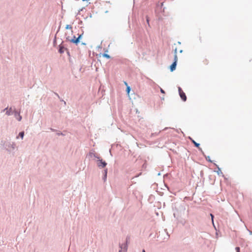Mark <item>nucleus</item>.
Returning <instances> with one entry per match:
<instances>
[{
    "mask_svg": "<svg viewBox=\"0 0 252 252\" xmlns=\"http://www.w3.org/2000/svg\"><path fill=\"white\" fill-rule=\"evenodd\" d=\"M16 144L14 142L11 143L10 142H4L3 143V148L5 149L8 152H12L15 149Z\"/></svg>",
    "mask_w": 252,
    "mask_h": 252,
    "instance_id": "obj_1",
    "label": "nucleus"
},
{
    "mask_svg": "<svg viewBox=\"0 0 252 252\" xmlns=\"http://www.w3.org/2000/svg\"><path fill=\"white\" fill-rule=\"evenodd\" d=\"M96 158L97 165L99 168H104L107 165V163L100 157L98 156Z\"/></svg>",
    "mask_w": 252,
    "mask_h": 252,
    "instance_id": "obj_2",
    "label": "nucleus"
},
{
    "mask_svg": "<svg viewBox=\"0 0 252 252\" xmlns=\"http://www.w3.org/2000/svg\"><path fill=\"white\" fill-rule=\"evenodd\" d=\"M130 241V236L127 235L126 237V241L124 243L121 244L122 246V250H123V252H126L127 250L128 245Z\"/></svg>",
    "mask_w": 252,
    "mask_h": 252,
    "instance_id": "obj_3",
    "label": "nucleus"
},
{
    "mask_svg": "<svg viewBox=\"0 0 252 252\" xmlns=\"http://www.w3.org/2000/svg\"><path fill=\"white\" fill-rule=\"evenodd\" d=\"M63 43V42L62 41V43L57 47L58 52L61 54H63L64 52V51H65L67 48L66 45L64 44Z\"/></svg>",
    "mask_w": 252,
    "mask_h": 252,
    "instance_id": "obj_4",
    "label": "nucleus"
},
{
    "mask_svg": "<svg viewBox=\"0 0 252 252\" xmlns=\"http://www.w3.org/2000/svg\"><path fill=\"white\" fill-rule=\"evenodd\" d=\"M77 38L75 35H73L72 38H70V36H68L66 37V41H69L70 43H73L76 45H78V42L77 40Z\"/></svg>",
    "mask_w": 252,
    "mask_h": 252,
    "instance_id": "obj_5",
    "label": "nucleus"
},
{
    "mask_svg": "<svg viewBox=\"0 0 252 252\" xmlns=\"http://www.w3.org/2000/svg\"><path fill=\"white\" fill-rule=\"evenodd\" d=\"M14 117L18 121H21L22 119V117L20 115V112L17 111V110L14 111L13 114Z\"/></svg>",
    "mask_w": 252,
    "mask_h": 252,
    "instance_id": "obj_6",
    "label": "nucleus"
},
{
    "mask_svg": "<svg viewBox=\"0 0 252 252\" xmlns=\"http://www.w3.org/2000/svg\"><path fill=\"white\" fill-rule=\"evenodd\" d=\"M93 157L96 158L98 157V155L95 153L93 149L90 151L87 155V157L92 158Z\"/></svg>",
    "mask_w": 252,
    "mask_h": 252,
    "instance_id": "obj_7",
    "label": "nucleus"
},
{
    "mask_svg": "<svg viewBox=\"0 0 252 252\" xmlns=\"http://www.w3.org/2000/svg\"><path fill=\"white\" fill-rule=\"evenodd\" d=\"M214 165L218 169V170L215 171V172H217L218 175L219 176L224 177V175H223V173L222 172V171L221 170V168H220L219 166L215 163H214Z\"/></svg>",
    "mask_w": 252,
    "mask_h": 252,
    "instance_id": "obj_8",
    "label": "nucleus"
},
{
    "mask_svg": "<svg viewBox=\"0 0 252 252\" xmlns=\"http://www.w3.org/2000/svg\"><path fill=\"white\" fill-rule=\"evenodd\" d=\"M188 139L191 141L195 148H199L200 144L197 143L192 137L189 136L188 137Z\"/></svg>",
    "mask_w": 252,
    "mask_h": 252,
    "instance_id": "obj_9",
    "label": "nucleus"
},
{
    "mask_svg": "<svg viewBox=\"0 0 252 252\" xmlns=\"http://www.w3.org/2000/svg\"><path fill=\"white\" fill-rule=\"evenodd\" d=\"M104 52L102 54V57L107 59H111V57L109 54H108L107 53L108 52V50L107 49H105V48H104Z\"/></svg>",
    "mask_w": 252,
    "mask_h": 252,
    "instance_id": "obj_10",
    "label": "nucleus"
},
{
    "mask_svg": "<svg viewBox=\"0 0 252 252\" xmlns=\"http://www.w3.org/2000/svg\"><path fill=\"white\" fill-rule=\"evenodd\" d=\"M177 64L174 63H172L169 66V69L171 72H173L175 70Z\"/></svg>",
    "mask_w": 252,
    "mask_h": 252,
    "instance_id": "obj_11",
    "label": "nucleus"
},
{
    "mask_svg": "<svg viewBox=\"0 0 252 252\" xmlns=\"http://www.w3.org/2000/svg\"><path fill=\"white\" fill-rule=\"evenodd\" d=\"M179 94L183 101L185 102L187 100V97L186 94L184 92H181V93Z\"/></svg>",
    "mask_w": 252,
    "mask_h": 252,
    "instance_id": "obj_12",
    "label": "nucleus"
},
{
    "mask_svg": "<svg viewBox=\"0 0 252 252\" xmlns=\"http://www.w3.org/2000/svg\"><path fill=\"white\" fill-rule=\"evenodd\" d=\"M14 113V111H12V107H10L9 109L6 111L5 114L7 116H11L12 115H13Z\"/></svg>",
    "mask_w": 252,
    "mask_h": 252,
    "instance_id": "obj_13",
    "label": "nucleus"
},
{
    "mask_svg": "<svg viewBox=\"0 0 252 252\" xmlns=\"http://www.w3.org/2000/svg\"><path fill=\"white\" fill-rule=\"evenodd\" d=\"M24 135H25V132L24 131H20L18 135H17L16 136V139H19V138H21L22 139H23Z\"/></svg>",
    "mask_w": 252,
    "mask_h": 252,
    "instance_id": "obj_14",
    "label": "nucleus"
},
{
    "mask_svg": "<svg viewBox=\"0 0 252 252\" xmlns=\"http://www.w3.org/2000/svg\"><path fill=\"white\" fill-rule=\"evenodd\" d=\"M84 32L82 31V33L81 34H78V37H77L78 44L80 42V40L82 39L83 35Z\"/></svg>",
    "mask_w": 252,
    "mask_h": 252,
    "instance_id": "obj_15",
    "label": "nucleus"
},
{
    "mask_svg": "<svg viewBox=\"0 0 252 252\" xmlns=\"http://www.w3.org/2000/svg\"><path fill=\"white\" fill-rule=\"evenodd\" d=\"M131 90V87H130L128 85H127V87H126V94L129 96V93H130V91Z\"/></svg>",
    "mask_w": 252,
    "mask_h": 252,
    "instance_id": "obj_16",
    "label": "nucleus"
},
{
    "mask_svg": "<svg viewBox=\"0 0 252 252\" xmlns=\"http://www.w3.org/2000/svg\"><path fill=\"white\" fill-rule=\"evenodd\" d=\"M204 158H205L206 160L209 162H210V163H214V161L211 160V158H210V157L209 156H205L204 157Z\"/></svg>",
    "mask_w": 252,
    "mask_h": 252,
    "instance_id": "obj_17",
    "label": "nucleus"
},
{
    "mask_svg": "<svg viewBox=\"0 0 252 252\" xmlns=\"http://www.w3.org/2000/svg\"><path fill=\"white\" fill-rule=\"evenodd\" d=\"M178 62V57L177 55H174V59L172 63H174L177 64Z\"/></svg>",
    "mask_w": 252,
    "mask_h": 252,
    "instance_id": "obj_18",
    "label": "nucleus"
},
{
    "mask_svg": "<svg viewBox=\"0 0 252 252\" xmlns=\"http://www.w3.org/2000/svg\"><path fill=\"white\" fill-rule=\"evenodd\" d=\"M197 148L198 149L199 151L201 153L202 155L204 157L206 156V155L205 154L204 152L202 150V148L200 146H199V148Z\"/></svg>",
    "mask_w": 252,
    "mask_h": 252,
    "instance_id": "obj_19",
    "label": "nucleus"
},
{
    "mask_svg": "<svg viewBox=\"0 0 252 252\" xmlns=\"http://www.w3.org/2000/svg\"><path fill=\"white\" fill-rule=\"evenodd\" d=\"M107 174H103V175H102V180H103L104 182L106 181V180H107Z\"/></svg>",
    "mask_w": 252,
    "mask_h": 252,
    "instance_id": "obj_20",
    "label": "nucleus"
},
{
    "mask_svg": "<svg viewBox=\"0 0 252 252\" xmlns=\"http://www.w3.org/2000/svg\"><path fill=\"white\" fill-rule=\"evenodd\" d=\"M56 135H58V136H64L65 134L63 133V132H61V131H58L57 133H56Z\"/></svg>",
    "mask_w": 252,
    "mask_h": 252,
    "instance_id": "obj_21",
    "label": "nucleus"
},
{
    "mask_svg": "<svg viewBox=\"0 0 252 252\" xmlns=\"http://www.w3.org/2000/svg\"><path fill=\"white\" fill-rule=\"evenodd\" d=\"M65 28L66 30H71L72 27L70 25H66Z\"/></svg>",
    "mask_w": 252,
    "mask_h": 252,
    "instance_id": "obj_22",
    "label": "nucleus"
},
{
    "mask_svg": "<svg viewBox=\"0 0 252 252\" xmlns=\"http://www.w3.org/2000/svg\"><path fill=\"white\" fill-rule=\"evenodd\" d=\"M178 93H179V94L181 93V92H183L184 91H183L182 88L180 86H178Z\"/></svg>",
    "mask_w": 252,
    "mask_h": 252,
    "instance_id": "obj_23",
    "label": "nucleus"
},
{
    "mask_svg": "<svg viewBox=\"0 0 252 252\" xmlns=\"http://www.w3.org/2000/svg\"><path fill=\"white\" fill-rule=\"evenodd\" d=\"M107 173H108V169L107 168H105L103 171H102V174H107Z\"/></svg>",
    "mask_w": 252,
    "mask_h": 252,
    "instance_id": "obj_24",
    "label": "nucleus"
},
{
    "mask_svg": "<svg viewBox=\"0 0 252 252\" xmlns=\"http://www.w3.org/2000/svg\"><path fill=\"white\" fill-rule=\"evenodd\" d=\"M119 248L120 250H119V252H123V250H122V245L121 243H119Z\"/></svg>",
    "mask_w": 252,
    "mask_h": 252,
    "instance_id": "obj_25",
    "label": "nucleus"
},
{
    "mask_svg": "<svg viewBox=\"0 0 252 252\" xmlns=\"http://www.w3.org/2000/svg\"><path fill=\"white\" fill-rule=\"evenodd\" d=\"M172 210H173V211H174L175 210L176 211H177V210L176 209V204L172 205Z\"/></svg>",
    "mask_w": 252,
    "mask_h": 252,
    "instance_id": "obj_26",
    "label": "nucleus"
},
{
    "mask_svg": "<svg viewBox=\"0 0 252 252\" xmlns=\"http://www.w3.org/2000/svg\"><path fill=\"white\" fill-rule=\"evenodd\" d=\"M59 99H60V100L61 101H62V102H63V103L64 105H66V102H65V101H64L63 98H62L61 97H60V98H59Z\"/></svg>",
    "mask_w": 252,
    "mask_h": 252,
    "instance_id": "obj_27",
    "label": "nucleus"
},
{
    "mask_svg": "<svg viewBox=\"0 0 252 252\" xmlns=\"http://www.w3.org/2000/svg\"><path fill=\"white\" fill-rule=\"evenodd\" d=\"M85 9V7H82V8L80 9L79 10H78V12L77 13V15H80L81 14V12L83 10V9Z\"/></svg>",
    "mask_w": 252,
    "mask_h": 252,
    "instance_id": "obj_28",
    "label": "nucleus"
},
{
    "mask_svg": "<svg viewBox=\"0 0 252 252\" xmlns=\"http://www.w3.org/2000/svg\"><path fill=\"white\" fill-rule=\"evenodd\" d=\"M236 252H240V248L239 247H236L235 248Z\"/></svg>",
    "mask_w": 252,
    "mask_h": 252,
    "instance_id": "obj_29",
    "label": "nucleus"
},
{
    "mask_svg": "<svg viewBox=\"0 0 252 252\" xmlns=\"http://www.w3.org/2000/svg\"><path fill=\"white\" fill-rule=\"evenodd\" d=\"M146 21H147V23L148 24V25L150 26V24H149L150 18L148 16H146Z\"/></svg>",
    "mask_w": 252,
    "mask_h": 252,
    "instance_id": "obj_30",
    "label": "nucleus"
},
{
    "mask_svg": "<svg viewBox=\"0 0 252 252\" xmlns=\"http://www.w3.org/2000/svg\"><path fill=\"white\" fill-rule=\"evenodd\" d=\"M173 53H174V55H177V48H175L173 50Z\"/></svg>",
    "mask_w": 252,
    "mask_h": 252,
    "instance_id": "obj_31",
    "label": "nucleus"
},
{
    "mask_svg": "<svg viewBox=\"0 0 252 252\" xmlns=\"http://www.w3.org/2000/svg\"><path fill=\"white\" fill-rule=\"evenodd\" d=\"M210 216L211 217V220H212V222L213 223L214 222V216L212 214H210Z\"/></svg>",
    "mask_w": 252,
    "mask_h": 252,
    "instance_id": "obj_32",
    "label": "nucleus"
},
{
    "mask_svg": "<svg viewBox=\"0 0 252 252\" xmlns=\"http://www.w3.org/2000/svg\"><path fill=\"white\" fill-rule=\"evenodd\" d=\"M57 43V40H56V35H55L54 39L53 40V44H55Z\"/></svg>",
    "mask_w": 252,
    "mask_h": 252,
    "instance_id": "obj_33",
    "label": "nucleus"
},
{
    "mask_svg": "<svg viewBox=\"0 0 252 252\" xmlns=\"http://www.w3.org/2000/svg\"><path fill=\"white\" fill-rule=\"evenodd\" d=\"M9 108H8V106H7V107L5 108L4 109H3L2 111H1V112H6V111H7Z\"/></svg>",
    "mask_w": 252,
    "mask_h": 252,
    "instance_id": "obj_34",
    "label": "nucleus"
},
{
    "mask_svg": "<svg viewBox=\"0 0 252 252\" xmlns=\"http://www.w3.org/2000/svg\"><path fill=\"white\" fill-rule=\"evenodd\" d=\"M49 129H50V130H51V131H52V132L57 131V129H54V128H52V127H50Z\"/></svg>",
    "mask_w": 252,
    "mask_h": 252,
    "instance_id": "obj_35",
    "label": "nucleus"
},
{
    "mask_svg": "<svg viewBox=\"0 0 252 252\" xmlns=\"http://www.w3.org/2000/svg\"><path fill=\"white\" fill-rule=\"evenodd\" d=\"M160 92L161 94H165V92L162 88H160Z\"/></svg>",
    "mask_w": 252,
    "mask_h": 252,
    "instance_id": "obj_36",
    "label": "nucleus"
},
{
    "mask_svg": "<svg viewBox=\"0 0 252 252\" xmlns=\"http://www.w3.org/2000/svg\"><path fill=\"white\" fill-rule=\"evenodd\" d=\"M223 178H224V180L225 181V182L226 183H227V182H228V179L227 178H226L224 175V177H223Z\"/></svg>",
    "mask_w": 252,
    "mask_h": 252,
    "instance_id": "obj_37",
    "label": "nucleus"
},
{
    "mask_svg": "<svg viewBox=\"0 0 252 252\" xmlns=\"http://www.w3.org/2000/svg\"><path fill=\"white\" fill-rule=\"evenodd\" d=\"M65 51H66V53H67V55H68V56H70V52H69V50L67 48V49H66V50H65Z\"/></svg>",
    "mask_w": 252,
    "mask_h": 252,
    "instance_id": "obj_38",
    "label": "nucleus"
},
{
    "mask_svg": "<svg viewBox=\"0 0 252 252\" xmlns=\"http://www.w3.org/2000/svg\"><path fill=\"white\" fill-rule=\"evenodd\" d=\"M78 24L80 25H81L83 24V21L81 20H79V22H78Z\"/></svg>",
    "mask_w": 252,
    "mask_h": 252,
    "instance_id": "obj_39",
    "label": "nucleus"
},
{
    "mask_svg": "<svg viewBox=\"0 0 252 252\" xmlns=\"http://www.w3.org/2000/svg\"><path fill=\"white\" fill-rule=\"evenodd\" d=\"M54 94H55V95L56 96H57L58 97V98H60V95H59V94H58V93H54Z\"/></svg>",
    "mask_w": 252,
    "mask_h": 252,
    "instance_id": "obj_40",
    "label": "nucleus"
},
{
    "mask_svg": "<svg viewBox=\"0 0 252 252\" xmlns=\"http://www.w3.org/2000/svg\"><path fill=\"white\" fill-rule=\"evenodd\" d=\"M213 223V226H214V228H215V230H216V231H217V228H216V225H215V224H214V222H213V223Z\"/></svg>",
    "mask_w": 252,
    "mask_h": 252,
    "instance_id": "obj_41",
    "label": "nucleus"
},
{
    "mask_svg": "<svg viewBox=\"0 0 252 252\" xmlns=\"http://www.w3.org/2000/svg\"><path fill=\"white\" fill-rule=\"evenodd\" d=\"M163 5V2L160 3L159 4L160 8H161L162 7Z\"/></svg>",
    "mask_w": 252,
    "mask_h": 252,
    "instance_id": "obj_42",
    "label": "nucleus"
},
{
    "mask_svg": "<svg viewBox=\"0 0 252 252\" xmlns=\"http://www.w3.org/2000/svg\"><path fill=\"white\" fill-rule=\"evenodd\" d=\"M5 141H3V140H1L0 143V144L3 147V143Z\"/></svg>",
    "mask_w": 252,
    "mask_h": 252,
    "instance_id": "obj_43",
    "label": "nucleus"
},
{
    "mask_svg": "<svg viewBox=\"0 0 252 252\" xmlns=\"http://www.w3.org/2000/svg\"><path fill=\"white\" fill-rule=\"evenodd\" d=\"M60 28H61V26L60 25V26H59V28H58V30H57V32L56 34H57V33L59 32L60 29Z\"/></svg>",
    "mask_w": 252,
    "mask_h": 252,
    "instance_id": "obj_44",
    "label": "nucleus"
},
{
    "mask_svg": "<svg viewBox=\"0 0 252 252\" xmlns=\"http://www.w3.org/2000/svg\"><path fill=\"white\" fill-rule=\"evenodd\" d=\"M124 84L126 86V87H127V85H128L127 82L124 81Z\"/></svg>",
    "mask_w": 252,
    "mask_h": 252,
    "instance_id": "obj_45",
    "label": "nucleus"
},
{
    "mask_svg": "<svg viewBox=\"0 0 252 252\" xmlns=\"http://www.w3.org/2000/svg\"><path fill=\"white\" fill-rule=\"evenodd\" d=\"M140 113V112L137 109H136V113L137 114H139Z\"/></svg>",
    "mask_w": 252,
    "mask_h": 252,
    "instance_id": "obj_46",
    "label": "nucleus"
},
{
    "mask_svg": "<svg viewBox=\"0 0 252 252\" xmlns=\"http://www.w3.org/2000/svg\"><path fill=\"white\" fill-rule=\"evenodd\" d=\"M173 216H174V218H176V213L175 212L173 213Z\"/></svg>",
    "mask_w": 252,
    "mask_h": 252,
    "instance_id": "obj_47",
    "label": "nucleus"
},
{
    "mask_svg": "<svg viewBox=\"0 0 252 252\" xmlns=\"http://www.w3.org/2000/svg\"><path fill=\"white\" fill-rule=\"evenodd\" d=\"M97 48L98 49H101L102 47H101V45H98V46H97Z\"/></svg>",
    "mask_w": 252,
    "mask_h": 252,
    "instance_id": "obj_48",
    "label": "nucleus"
},
{
    "mask_svg": "<svg viewBox=\"0 0 252 252\" xmlns=\"http://www.w3.org/2000/svg\"><path fill=\"white\" fill-rule=\"evenodd\" d=\"M216 236H217V237L218 236V235H219L218 230H217V231H216Z\"/></svg>",
    "mask_w": 252,
    "mask_h": 252,
    "instance_id": "obj_49",
    "label": "nucleus"
},
{
    "mask_svg": "<svg viewBox=\"0 0 252 252\" xmlns=\"http://www.w3.org/2000/svg\"><path fill=\"white\" fill-rule=\"evenodd\" d=\"M81 44H82V45H86V43H85V42H82V43H81Z\"/></svg>",
    "mask_w": 252,
    "mask_h": 252,
    "instance_id": "obj_50",
    "label": "nucleus"
},
{
    "mask_svg": "<svg viewBox=\"0 0 252 252\" xmlns=\"http://www.w3.org/2000/svg\"><path fill=\"white\" fill-rule=\"evenodd\" d=\"M183 52V50L182 49L180 50V51H179V52L180 53H182Z\"/></svg>",
    "mask_w": 252,
    "mask_h": 252,
    "instance_id": "obj_51",
    "label": "nucleus"
},
{
    "mask_svg": "<svg viewBox=\"0 0 252 252\" xmlns=\"http://www.w3.org/2000/svg\"><path fill=\"white\" fill-rule=\"evenodd\" d=\"M160 175H161L160 173V172H158V175H158V176H160Z\"/></svg>",
    "mask_w": 252,
    "mask_h": 252,
    "instance_id": "obj_52",
    "label": "nucleus"
},
{
    "mask_svg": "<svg viewBox=\"0 0 252 252\" xmlns=\"http://www.w3.org/2000/svg\"><path fill=\"white\" fill-rule=\"evenodd\" d=\"M249 232H250V234L251 235H252V231H250V230H249Z\"/></svg>",
    "mask_w": 252,
    "mask_h": 252,
    "instance_id": "obj_53",
    "label": "nucleus"
},
{
    "mask_svg": "<svg viewBox=\"0 0 252 252\" xmlns=\"http://www.w3.org/2000/svg\"><path fill=\"white\" fill-rule=\"evenodd\" d=\"M178 44H181V42L180 41H178Z\"/></svg>",
    "mask_w": 252,
    "mask_h": 252,
    "instance_id": "obj_54",
    "label": "nucleus"
},
{
    "mask_svg": "<svg viewBox=\"0 0 252 252\" xmlns=\"http://www.w3.org/2000/svg\"><path fill=\"white\" fill-rule=\"evenodd\" d=\"M142 252H146V251L144 249H143Z\"/></svg>",
    "mask_w": 252,
    "mask_h": 252,
    "instance_id": "obj_55",
    "label": "nucleus"
},
{
    "mask_svg": "<svg viewBox=\"0 0 252 252\" xmlns=\"http://www.w3.org/2000/svg\"><path fill=\"white\" fill-rule=\"evenodd\" d=\"M107 3L111 4L110 2L109 1H106Z\"/></svg>",
    "mask_w": 252,
    "mask_h": 252,
    "instance_id": "obj_56",
    "label": "nucleus"
},
{
    "mask_svg": "<svg viewBox=\"0 0 252 252\" xmlns=\"http://www.w3.org/2000/svg\"><path fill=\"white\" fill-rule=\"evenodd\" d=\"M105 13H108V10L105 11Z\"/></svg>",
    "mask_w": 252,
    "mask_h": 252,
    "instance_id": "obj_57",
    "label": "nucleus"
},
{
    "mask_svg": "<svg viewBox=\"0 0 252 252\" xmlns=\"http://www.w3.org/2000/svg\"><path fill=\"white\" fill-rule=\"evenodd\" d=\"M92 17V14H91V13H90V17Z\"/></svg>",
    "mask_w": 252,
    "mask_h": 252,
    "instance_id": "obj_58",
    "label": "nucleus"
},
{
    "mask_svg": "<svg viewBox=\"0 0 252 252\" xmlns=\"http://www.w3.org/2000/svg\"><path fill=\"white\" fill-rule=\"evenodd\" d=\"M83 1H88L89 0H82Z\"/></svg>",
    "mask_w": 252,
    "mask_h": 252,
    "instance_id": "obj_59",
    "label": "nucleus"
},
{
    "mask_svg": "<svg viewBox=\"0 0 252 252\" xmlns=\"http://www.w3.org/2000/svg\"><path fill=\"white\" fill-rule=\"evenodd\" d=\"M168 127H165V128H164V130H166V129H168Z\"/></svg>",
    "mask_w": 252,
    "mask_h": 252,
    "instance_id": "obj_60",
    "label": "nucleus"
},
{
    "mask_svg": "<svg viewBox=\"0 0 252 252\" xmlns=\"http://www.w3.org/2000/svg\"><path fill=\"white\" fill-rule=\"evenodd\" d=\"M161 99H164V97H161Z\"/></svg>",
    "mask_w": 252,
    "mask_h": 252,
    "instance_id": "obj_61",
    "label": "nucleus"
},
{
    "mask_svg": "<svg viewBox=\"0 0 252 252\" xmlns=\"http://www.w3.org/2000/svg\"><path fill=\"white\" fill-rule=\"evenodd\" d=\"M161 99H164V97H161Z\"/></svg>",
    "mask_w": 252,
    "mask_h": 252,
    "instance_id": "obj_62",
    "label": "nucleus"
},
{
    "mask_svg": "<svg viewBox=\"0 0 252 252\" xmlns=\"http://www.w3.org/2000/svg\"><path fill=\"white\" fill-rule=\"evenodd\" d=\"M75 17H76V19H78V18L77 17V16H75Z\"/></svg>",
    "mask_w": 252,
    "mask_h": 252,
    "instance_id": "obj_63",
    "label": "nucleus"
},
{
    "mask_svg": "<svg viewBox=\"0 0 252 252\" xmlns=\"http://www.w3.org/2000/svg\"><path fill=\"white\" fill-rule=\"evenodd\" d=\"M75 17H76V19H78V18L77 17V16H75Z\"/></svg>",
    "mask_w": 252,
    "mask_h": 252,
    "instance_id": "obj_64",
    "label": "nucleus"
}]
</instances>
